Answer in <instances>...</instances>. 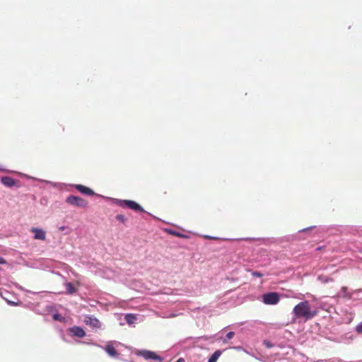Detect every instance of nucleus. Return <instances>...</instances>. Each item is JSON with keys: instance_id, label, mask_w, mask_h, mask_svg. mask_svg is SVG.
Returning <instances> with one entry per match:
<instances>
[{"instance_id": "4", "label": "nucleus", "mask_w": 362, "mask_h": 362, "mask_svg": "<svg viewBox=\"0 0 362 362\" xmlns=\"http://www.w3.org/2000/svg\"><path fill=\"white\" fill-rule=\"evenodd\" d=\"M119 205L122 207H128L135 211H144V209L138 203L132 200H119Z\"/></svg>"}, {"instance_id": "6", "label": "nucleus", "mask_w": 362, "mask_h": 362, "mask_svg": "<svg viewBox=\"0 0 362 362\" xmlns=\"http://www.w3.org/2000/svg\"><path fill=\"white\" fill-rule=\"evenodd\" d=\"M30 231L34 233V239L45 240L46 238L45 232L40 228H32Z\"/></svg>"}, {"instance_id": "23", "label": "nucleus", "mask_w": 362, "mask_h": 362, "mask_svg": "<svg viewBox=\"0 0 362 362\" xmlns=\"http://www.w3.org/2000/svg\"><path fill=\"white\" fill-rule=\"evenodd\" d=\"M207 238H208L209 239H214V238L209 237V236H207Z\"/></svg>"}, {"instance_id": "7", "label": "nucleus", "mask_w": 362, "mask_h": 362, "mask_svg": "<svg viewBox=\"0 0 362 362\" xmlns=\"http://www.w3.org/2000/svg\"><path fill=\"white\" fill-rule=\"evenodd\" d=\"M1 183L8 187H12L17 185L18 180L13 179L8 176H4L1 178Z\"/></svg>"}, {"instance_id": "22", "label": "nucleus", "mask_w": 362, "mask_h": 362, "mask_svg": "<svg viewBox=\"0 0 362 362\" xmlns=\"http://www.w3.org/2000/svg\"><path fill=\"white\" fill-rule=\"evenodd\" d=\"M177 362H185L183 358H179Z\"/></svg>"}, {"instance_id": "18", "label": "nucleus", "mask_w": 362, "mask_h": 362, "mask_svg": "<svg viewBox=\"0 0 362 362\" xmlns=\"http://www.w3.org/2000/svg\"><path fill=\"white\" fill-rule=\"evenodd\" d=\"M252 275L255 277H262L263 274L259 272H252Z\"/></svg>"}, {"instance_id": "13", "label": "nucleus", "mask_w": 362, "mask_h": 362, "mask_svg": "<svg viewBox=\"0 0 362 362\" xmlns=\"http://www.w3.org/2000/svg\"><path fill=\"white\" fill-rule=\"evenodd\" d=\"M124 319H125V320H126L127 324L132 325L136 320V317L134 314H127L124 316Z\"/></svg>"}, {"instance_id": "15", "label": "nucleus", "mask_w": 362, "mask_h": 362, "mask_svg": "<svg viewBox=\"0 0 362 362\" xmlns=\"http://www.w3.org/2000/svg\"><path fill=\"white\" fill-rule=\"evenodd\" d=\"M115 218H116V219L117 221H119L121 223H124L126 221V220H127L125 216L124 215H122V214H118V215L116 216Z\"/></svg>"}, {"instance_id": "3", "label": "nucleus", "mask_w": 362, "mask_h": 362, "mask_svg": "<svg viewBox=\"0 0 362 362\" xmlns=\"http://www.w3.org/2000/svg\"><path fill=\"white\" fill-rule=\"evenodd\" d=\"M264 303L267 305H276L279 302V295L276 292H269L262 296Z\"/></svg>"}, {"instance_id": "16", "label": "nucleus", "mask_w": 362, "mask_h": 362, "mask_svg": "<svg viewBox=\"0 0 362 362\" xmlns=\"http://www.w3.org/2000/svg\"><path fill=\"white\" fill-rule=\"evenodd\" d=\"M235 335L233 332H230L226 334V339L223 340V342H226L227 340L232 339Z\"/></svg>"}, {"instance_id": "10", "label": "nucleus", "mask_w": 362, "mask_h": 362, "mask_svg": "<svg viewBox=\"0 0 362 362\" xmlns=\"http://www.w3.org/2000/svg\"><path fill=\"white\" fill-rule=\"evenodd\" d=\"M105 351L110 356H116L117 355V352L112 345V342H108L105 347Z\"/></svg>"}, {"instance_id": "12", "label": "nucleus", "mask_w": 362, "mask_h": 362, "mask_svg": "<svg viewBox=\"0 0 362 362\" xmlns=\"http://www.w3.org/2000/svg\"><path fill=\"white\" fill-rule=\"evenodd\" d=\"M222 351L221 350H216L209 358L208 362H216L218 358L221 356Z\"/></svg>"}, {"instance_id": "2", "label": "nucleus", "mask_w": 362, "mask_h": 362, "mask_svg": "<svg viewBox=\"0 0 362 362\" xmlns=\"http://www.w3.org/2000/svg\"><path fill=\"white\" fill-rule=\"evenodd\" d=\"M66 202L72 206L80 208H86L88 204V202L86 199L73 195L69 196L66 198Z\"/></svg>"}, {"instance_id": "17", "label": "nucleus", "mask_w": 362, "mask_h": 362, "mask_svg": "<svg viewBox=\"0 0 362 362\" xmlns=\"http://www.w3.org/2000/svg\"><path fill=\"white\" fill-rule=\"evenodd\" d=\"M263 344L267 348H269V349L272 348L274 346L273 344L268 340H264L263 341Z\"/></svg>"}, {"instance_id": "11", "label": "nucleus", "mask_w": 362, "mask_h": 362, "mask_svg": "<svg viewBox=\"0 0 362 362\" xmlns=\"http://www.w3.org/2000/svg\"><path fill=\"white\" fill-rule=\"evenodd\" d=\"M65 286L66 288V292L69 294H73L77 291V288L71 282L66 283Z\"/></svg>"}, {"instance_id": "21", "label": "nucleus", "mask_w": 362, "mask_h": 362, "mask_svg": "<svg viewBox=\"0 0 362 362\" xmlns=\"http://www.w3.org/2000/svg\"><path fill=\"white\" fill-rule=\"evenodd\" d=\"M8 303H9V304H11V305H18V303H15V302H8Z\"/></svg>"}, {"instance_id": "14", "label": "nucleus", "mask_w": 362, "mask_h": 362, "mask_svg": "<svg viewBox=\"0 0 362 362\" xmlns=\"http://www.w3.org/2000/svg\"><path fill=\"white\" fill-rule=\"evenodd\" d=\"M146 358H151L154 360H160V358L156 355L154 352L146 351L144 354Z\"/></svg>"}, {"instance_id": "1", "label": "nucleus", "mask_w": 362, "mask_h": 362, "mask_svg": "<svg viewBox=\"0 0 362 362\" xmlns=\"http://www.w3.org/2000/svg\"><path fill=\"white\" fill-rule=\"evenodd\" d=\"M293 315L297 318L310 320L317 315L316 310H312L308 301L305 300L298 303L293 310Z\"/></svg>"}, {"instance_id": "19", "label": "nucleus", "mask_w": 362, "mask_h": 362, "mask_svg": "<svg viewBox=\"0 0 362 362\" xmlns=\"http://www.w3.org/2000/svg\"><path fill=\"white\" fill-rule=\"evenodd\" d=\"M356 331L358 333H362V322L356 327Z\"/></svg>"}, {"instance_id": "20", "label": "nucleus", "mask_w": 362, "mask_h": 362, "mask_svg": "<svg viewBox=\"0 0 362 362\" xmlns=\"http://www.w3.org/2000/svg\"><path fill=\"white\" fill-rule=\"evenodd\" d=\"M6 264V261L3 257H0V264Z\"/></svg>"}, {"instance_id": "9", "label": "nucleus", "mask_w": 362, "mask_h": 362, "mask_svg": "<svg viewBox=\"0 0 362 362\" xmlns=\"http://www.w3.org/2000/svg\"><path fill=\"white\" fill-rule=\"evenodd\" d=\"M70 332L72 333L74 336H76L77 337H84L86 336L85 331L80 327H73L70 329Z\"/></svg>"}, {"instance_id": "5", "label": "nucleus", "mask_w": 362, "mask_h": 362, "mask_svg": "<svg viewBox=\"0 0 362 362\" xmlns=\"http://www.w3.org/2000/svg\"><path fill=\"white\" fill-rule=\"evenodd\" d=\"M84 322L93 328H100L101 326L100 322L96 317L88 315L86 316L84 319Z\"/></svg>"}, {"instance_id": "8", "label": "nucleus", "mask_w": 362, "mask_h": 362, "mask_svg": "<svg viewBox=\"0 0 362 362\" xmlns=\"http://www.w3.org/2000/svg\"><path fill=\"white\" fill-rule=\"evenodd\" d=\"M75 188L78 192L86 195L92 196L95 194L93 189L82 185H76Z\"/></svg>"}]
</instances>
